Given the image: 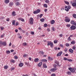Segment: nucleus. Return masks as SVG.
Wrapping results in <instances>:
<instances>
[{
    "label": "nucleus",
    "mask_w": 76,
    "mask_h": 76,
    "mask_svg": "<svg viewBox=\"0 0 76 76\" xmlns=\"http://www.w3.org/2000/svg\"><path fill=\"white\" fill-rule=\"evenodd\" d=\"M18 29H19V30H20V31H22V28H21L20 27L18 28Z\"/></svg>",
    "instance_id": "864d4df0"
},
{
    "label": "nucleus",
    "mask_w": 76,
    "mask_h": 76,
    "mask_svg": "<svg viewBox=\"0 0 76 76\" xmlns=\"http://www.w3.org/2000/svg\"><path fill=\"white\" fill-rule=\"evenodd\" d=\"M60 46H61V47H63V45H62L61 44L60 45Z\"/></svg>",
    "instance_id": "338daca9"
},
{
    "label": "nucleus",
    "mask_w": 76,
    "mask_h": 76,
    "mask_svg": "<svg viewBox=\"0 0 76 76\" xmlns=\"http://www.w3.org/2000/svg\"><path fill=\"white\" fill-rule=\"evenodd\" d=\"M15 22H16V20H13L12 23V25H13L14 26H15Z\"/></svg>",
    "instance_id": "f3484780"
},
{
    "label": "nucleus",
    "mask_w": 76,
    "mask_h": 76,
    "mask_svg": "<svg viewBox=\"0 0 76 76\" xmlns=\"http://www.w3.org/2000/svg\"><path fill=\"white\" fill-rule=\"evenodd\" d=\"M57 40H55L54 41V44H56V43H57Z\"/></svg>",
    "instance_id": "58836bf2"
},
{
    "label": "nucleus",
    "mask_w": 76,
    "mask_h": 76,
    "mask_svg": "<svg viewBox=\"0 0 76 76\" xmlns=\"http://www.w3.org/2000/svg\"><path fill=\"white\" fill-rule=\"evenodd\" d=\"M1 29V30H3V29H4V28L3 27H0Z\"/></svg>",
    "instance_id": "bf43d9fd"
},
{
    "label": "nucleus",
    "mask_w": 76,
    "mask_h": 76,
    "mask_svg": "<svg viewBox=\"0 0 76 76\" xmlns=\"http://www.w3.org/2000/svg\"><path fill=\"white\" fill-rule=\"evenodd\" d=\"M65 18L66 19L65 20V22H69L70 21V20L69 17H66Z\"/></svg>",
    "instance_id": "7ed1b4c3"
},
{
    "label": "nucleus",
    "mask_w": 76,
    "mask_h": 76,
    "mask_svg": "<svg viewBox=\"0 0 76 76\" xmlns=\"http://www.w3.org/2000/svg\"><path fill=\"white\" fill-rule=\"evenodd\" d=\"M51 42H48V45H47L48 46L50 45V44H51Z\"/></svg>",
    "instance_id": "7c9ffc66"
},
{
    "label": "nucleus",
    "mask_w": 76,
    "mask_h": 76,
    "mask_svg": "<svg viewBox=\"0 0 76 76\" xmlns=\"http://www.w3.org/2000/svg\"><path fill=\"white\" fill-rule=\"evenodd\" d=\"M71 44H75V42L74 41H72L71 42Z\"/></svg>",
    "instance_id": "49530a36"
},
{
    "label": "nucleus",
    "mask_w": 76,
    "mask_h": 76,
    "mask_svg": "<svg viewBox=\"0 0 76 76\" xmlns=\"http://www.w3.org/2000/svg\"><path fill=\"white\" fill-rule=\"evenodd\" d=\"M13 5V2H10L9 4V6L10 7H11V6H12Z\"/></svg>",
    "instance_id": "ddd939ff"
},
{
    "label": "nucleus",
    "mask_w": 76,
    "mask_h": 76,
    "mask_svg": "<svg viewBox=\"0 0 76 76\" xmlns=\"http://www.w3.org/2000/svg\"><path fill=\"white\" fill-rule=\"evenodd\" d=\"M42 14H41L39 15V18H41V17H42Z\"/></svg>",
    "instance_id": "0e129e2a"
},
{
    "label": "nucleus",
    "mask_w": 76,
    "mask_h": 76,
    "mask_svg": "<svg viewBox=\"0 0 76 76\" xmlns=\"http://www.w3.org/2000/svg\"><path fill=\"white\" fill-rule=\"evenodd\" d=\"M0 44L4 45V46H6V42H2L1 41H0Z\"/></svg>",
    "instance_id": "20e7f679"
},
{
    "label": "nucleus",
    "mask_w": 76,
    "mask_h": 76,
    "mask_svg": "<svg viewBox=\"0 0 76 76\" xmlns=\"http://www.w3.org/2000/svg\"><path fill=\"white\" fill-rule=\"evenodd\" d=\"M23 57H27V55L26 54H24L23 55Z\"/></svg>",
    "instance_id": "37998d69"
},
{
    "label": "nucleus",
    "mask_w": 76,
    "mask_h": 76,
    "mask_svg": "<svg viewBox=\"0 0 76 76\" xmlns=\"http://www.w3.org/2000/svg\"><path fill=\"white\" fill-rule=\"evenodd\" d=\"M49 2L50 1L48 0H46L45 1V3H49Z\"/></svg>",
    "instance_id": "c03bdc74"
},
{
    "label": "nucleus",
    "mask_w": 76,
    "mask_h": 76,
    "mask_svg": "<svg viewBox=\"0 0 76 76\" xmlns=\"http://www.w3.org/2000/svg\"><path fill=\"white\" fill-rule=\"evenodd\" d=\"M62 51H61L59 53H58L57 55V56H60L62 54Z\"/></svg>",
    "instance_id": "9b49d317"
},
{
    "label": "nucleus",
    "mask_w": 76,
    "mask_h": 76,
    "mask_svg": "<svg viewBox=\"0 0 76 76\" xmlns=\"http://www.w3.org/2000/svg\"><path fill=\"white\" fill-rule=\"evenodd\" d=\"M56 66H57V65L56 64L53 65V67L54 68H56Z\"/></svg>",
    "instance_id": "09e8293b"
},
{
    "label": "nucleus",
    "mask_w": 76,
    "mask_h": 76,
    "mask_svg": "<svg viewBox=\"0 0 76 76\" xmlns=\"http://www.w3.org/2000/svg\"><path fill=\"white\" fill-rule=\"evenodd\" d=\"M50 47H51V48L53 47V43L51 42L50 44Z\"/></svg>",
    "instance_id": "c85d7f7f"
},
{
    "label": "nucleus",
    "mask_w": 76,
    "mask_h": 76,
    "mask_svg": "<svg viewBox=\"0 0 76 76\" xmlns=\"http://www.w3.org/2000/svg\"><path fill=\"white\" fill-rule=\"evenodd\" d=\"M64 51H65V52H67V48H65Z\"/></svg>",
    "instance_id": "ea45409f"
},
{
    "label": "nucleus",
    "mask_w": 76,
    "mask_h": 76,
    "mask_svg": "<svg viewBox=\"0 0 76 76\" xmlns=\"http://www.w3.org/2000/svg\"><path fill=\"white\" fill-rule=\"evenodd\" d=\"M66 73L68 74V75H71V73H72V72H70V71H69L68 72H66Z\"/></svg>",
    "instance_id": "cd10ccee"
},
{
    "label": "nucleus",
    "mask_w": 76,
    "mask_h": 76,
    "mask_svg": "<svg viewBox=\"0 0 76 76\" xmlns=\"http://www.w3.org/2000/svg\"><path fill=\"white\" fill-rule=\"evenodd\" d=\"M43 66V67H44V68H47V66L45 64H44Z\"/></svg>",
    "instance_id": "a19ab883"
},
{
    "label": "nucleus",
    "mask_w": 76,
    "mask_h": 76,
    "mask_svg": "<svg viewBox=\"0 0 76 76\" xmlns=\"http://www.w3.org/2000/svg\"><path fill=\"white\" fill-rule=\"evenodd\" d=\"M23 46H26L27 45V43L26 42H24L23 44Z\"/></svg>",
    "instance_id": "b1692460"
},
{
    "label": "nucleus",
    "mask_w": 76,
    "mask_h": 76,
    "mask_svg": "<svg viewBox=\"0 0 76 76\" xmlns=\"http://www.w3.org/2000/svg\"><path fill=\"white\" fill-rule=\"evenodd\" d=\"M54 49H55V50H57V48L56 47H55L54 48Z\"/></svg>",
    "instance_id": "69168bd1"
},
{
    "label": "nucleus",
    "mask_w": 76,
    "mask_h": 76,
    "mask_svg": "<svg viewBox=\"0 0 76 76\" xmlns=\"http://www.w3.org/2000/svg\"><path fill=\"white\" fill-rule=\"evenodd\" d=\"M6 53L7 54H10V50H7Z\"/></svg>",
    "instance_id": "5701e85b"
},
{
    "label": "nucleus",
    "mask_w": 76,
    "mask_h": 76,
    "mask_svg": "<svg viewBox=\"0 0 76 76\" xmlns=\"http://www.w3.org/2000/svg\"><path fill=\"white\" fill-rule=\"evenodd\" d=\"M64 2L66 4H67L68 5H69V3L68 1H64Z\"/></svg>",
    "instance_id": "a878e982"
},
{
    "label": "nucleus",
    "mask_w": 76,
    "mask_h": 76,
    "mask_svg": "<svg viewBox=\"0 0 76 76\" xmlns=\"http://www.w3.org/2000/svg\"><path fill=\"white\" fill-rule=\"evenodd\" d=\"M31 34H32V35H34V32L33 31H31Z\"/></svg>",
    "instance_id": "13d9d810"
},
{
    "label": "nucleus",
    "mask_w": 76,
    "mask_h": 76,
    "mask_svg": "<svg viewBox=\"0 0 76 76\" xmlns=\"http://www.w3.org/2000/svg\"><path fill=\"white\" fill-rule=\"evenodd\" d=\"M67 27H70V25L68 24L67 25Z\"/></svg>",
    "instance_id": "e2e57ef3"
},
{
    "label": "nucleus",
    "mask_w": 76,
    "mask_h": 76,
    "mask_svg": "<svg viewBox=\"0 0 76 76\" xmlns=\"http://www.w3.org/2000/svg\"><path fill=\"white\" fill-rule=\"evenodd\" d=\"M57 70V69L56 68H53L51 69L50 70V71L51 72H55L56 70Z\"/></svg>",
    "instance_id": "6e6552de"
},
{
    "label": "nucleus",
    "mask_w": 76,
    "mask_h": 76,
    "mask_svg": "<svg viewBox=\"0 0 76 76\" xmlns=\"http://www.w3.org/2000/svg\"><path fill=\"white\" fill-rule=\"evenodd\" d=\"M23 66V63H20L19 65V67H22Z\"/></svg>",
    "instance_id": "2eb2a0df"
},
{
    "label": "nucleus",
    "mask_w": 76,
    "mask_h": 76,
    "mask_svg": "<svg viewBox=\"0 0 76 76\" xmlns=\"http://www.w3.org/2000/svg\"><path fill=\"white\" fill-rule=\"evenodd\" d=\"M44 6L45 7H46V8H47V4H44Z\"/></svg>",
    "instance_id": "72a5a7b5"
},
{
    "label": "nucleus",
    "mask_w": 76,
    "mask_h": 76,
    "mask_svg": "<svg viewBox=\"0 0 76 76\" xmlns=\"http://www.w3.org/2000/svg\"><path fill=\"white\" fill-rule=\"evenodd\" d=\"M68 41H71V38H70V37H69L68 39Z\"/></svg>",
    "instance_id": "3c124183"
},
{
    "label": "nucleus",
    "mask_w": 76,
    "mask_h": 76,
    "mask_svg": "<svg viewBox=\"0 0 76 76\" xmlns=\"http://www.w3.org/2000/svg\"><path fill=\"white\" fill-rule=\"evenodd\" d=\"M18 20H21V21H22V22H24V19L22 18H19L18 19Z\"/></svg>",
    "instance_id": "f8f14e48"
},
{
    "label": "nucleus",
    "mask_w": 76,
    "mask_h": 76,
    "mask_svg": "<svg viewBox=\"0 0 76 76\" xmlns=\"http://www.w3.org/2000/svg\"><path fill=\"white\" fill-rule=\"evenodd\" d=\"M68 61H69V62H72V61H73V60H72V59H68Z\"/></svg>",
    "instance_id": "c9c22d12"
},
{
    "label": "nucleus",
    "mask_w": 76,
    "mask_h": 76,
    "mask_svg": "<svg viewBox=\"0 0 76 76\" xmlns=\"http://www.w3.org/2000/svg\"><path fill=\"white\" fill-rule=\"evenodd\" d=\"M15 4L16 6H19V5L20 4V3H19V2H17Z\"/></svg>",
    "instance_id": "412c9836"
},
{
    "label": "nucleus",
    "mask_w": 76,
    "mask_h": 76,
    "mask_svg": "<svg viewBox=\"0 0 76 76\" xmlns=\"http://www.w3.org/2000/svg\"><path fill=\"white\" fill-rule=\"evenodd\" d=\"M69 52L70 53L72 54V53H73V50L72 49H69Z\"/></svg>",
    "instance_id": "9d476101"
},
{
    "label": "nucleus",
    "mask_w": 76,
    "mask_h": 76,
    "mask_svg": "<svg viewBox=\"0 0 76 76\" xmlns=\"http://www.w3.org/2000/svg\"><path fill=\"white\" fill-rule=\"evenodd\" d=\"M25 63L26 65H27V66H28L29 65V62H26Z\"/></svg>",
    "instance_id": "2f4dec72"
},
{
    "label": "nucleus",
    "mask_w": 76,
    "mask_h": 76,
    "mask_svg": "<svg viewBox=\"0 0 76 76\" xmlns=\"http://www.w3.org/2000/svg\"><path fill=\"white\" fill-rule=\"evenodd\" d=\"M41 54H44V52L42 51H40Z\"/></svg>",
    "instance_id": "de8ad7c7"
},
{
    "label": "nucleus",
    "mask_w": 76,
    "mask_h": 76,
    "mask_svg": "<svg viewBox=\"0 0 76 76\" xmlns=\"http://www.w3.org/2000/svg\"><path fill=\"white\" fill-rule=\"evenodd\" d=\"M64 60H68V59L66 57H64Z\"/></svg>",
    "instance_id": "4c0bfd02"
},
{
    "label": "nucleus",
    "mask_w": 76,
    "mask_h": 76,
    "mask_svg": "<svg viewBox=\"0 0 76 76\" xmlns=\"http://www.w3.org/2000/svg\"><path fill=\"white\" fill-rule=\"evenodd\" d=\"M29 22L30 24H33V23H34V20H33V18H30Z\"/></svg>",
    "instance_id": "39448f33"
},
{
    "label": "nucleus",
    "mask_w": 76,
    "mask_h": 76,
    "mask_svg": "<svg viewBox=\"0 0 76 76\" xmlns=\"http://www.w3.org/2000/svg\"><path fill=\"white\" fill-rule=\"evenodd\" d=\"M59 36L61 37H63V34H61L59 35Z\"/></svg>",
    "instance_id": "680f3d73"
},
{
    "label": "nucleus",
    "mask_w": 76,
    "mask_h": 76,
    "mask_svg": "<svg viewBox=\"0 0 76 76\" xmlns=\"http://www.w3.org/2000/svg\"><path fill=\"white\" fill-rule=\"evenodd\" d=\"M73 16L74 18H75L76 19V14H74L73 15Z\"/></svg>",
    "instance_id": "c756f323"
},
{
    "label": "nucleus",
    "mask_w": 76,
    "mask_h": 76,
    "mask_svg": "<svg viewBox=\"0 0 76 76\" xmlns=\"http://www.w3.org/2000/svg\"><path fill=\"white\" fill-rule=\"evenodd\" d=\"M11 63H14L15 62V61L13 60H11Z\"/></svg>",
    "instance_id": "f704fd0d"
},
{
    "label": "nucleus",
    "mask_w": 76,
    "mask_h": 76,
    "mask_svg": "<svg viewBox=\"0 0 76 76\" xmlns=\"http://www.w3.org/2000/svg\"><path fill=\"white\" fill-rule=\"evenodd\" d=\"M55 23V21L54 20H52L50 22L51 24L53 25V24H54Z\"/></svg>",
    "instance_id": "a211bd4d"
},
{
    "label": "nucleus",
    "mask_w": 76,
    "mask_h": 76,
    "mask_svg": "<svg viewBox=\"0 0 76 76\" xmlns=\"http://www.w3.org/2000/svg\"><path fill=\"white\" fill-rule=\"evenodd\" d=\"M4 68L5 69H7L8 68V66H4Z\"/></svg>",
    "instance_id": "473e14b6"
},
{
    "label": "nucleus",
    "mask_w": 76,
    "mask_h": 76,
    "mask_svg": "<svg viewBox=\"0 0 76 76\" xmlns=\"http://www.w3.org/2000/svg\"><path fill=\"white\" fill-rule=\"evenodd\" d=\"M48 26V25H47V24L45 23L44 24V27H47Z\"/></svg>",
    "instance_id": "a18cd8bd"
},
{
    "label": "nucleus",
    "mask_w": 76,
    "mask_h": 76,
    "mask_svg": "<svg viewBox=\"0 0 76 76\" xmlns=\"http://www.w3.org/2000/svg\"><path fill=\"white\" fill-rule=\"evenodd\" d=\"M4 34H3V35H1V38H3L4 37Z\"/></svg>",
    "instance_id": "79ce46f5"
},
{
    "label": "nucleus",
    "mask_w": 76,
    "mask_h": 76,
    "mask_svg": "<svg viewBox=\"0 0 76 76\" xmlns=\"http://www.w3.org/2000/svg\"><path fill=\"white\" fill-rule=\"evenodd\" d=\"M18 35L19 36L18 37V38H20V39H21V38H22V37H21V36H20V34H18Z\"/></svg>",
    "instance_id": "bb28decb"
},
{
    "label": "nucleus",
    "mask_w": 76,
    "mask_h": 76,
    "mask_svg": "<svg viewBox=\"0 0 76 76\" xmlns=\"http://www.w3.org/2000/svg\"><path fill=\"white\" fill-rule=\"evenodd\" d=\"M9 2H10V1H9V0H5L4 1V3L6 4H7L9 3Z\"/></svg>",
    "instance_id": "4468645a"
},
{
    "label": "nucleus",
    "mask_w": 76,
    "mask_h": 76,
    "mask_svg": "<svg viewBox=\"0 0 76 76\" xmlns=\"http://www.w3.org/2000/svg\"><path fill=\"white\" fill-rule=\"evenodd\" d=\"M41 61H42V62H47V59H42L41 60Z\"/></svg>",
    "instance_id": "6ab92c4d"
},
{
    "label": "nucleus",
    "mask_w": 76,
    "mask_h": 76,
    "mask_svg": "<svg viewBox=\"0 0 76 76\" xmlns=\"http://www.w3.org/2000/svg\"><path fill=\"white\" fill-rule=\"evenodd\" d=\"M55 74H53L51 75V76H55Z\"/></svg>",
    "instance_id": "774afa93"
},
{
    "label": "nucleus",
    "mask_w": 76,
    "mask_h": 76,
    "mask_svg": "<svg viewBox=\"0 0 76 76\" xmlns=\"http://www.w3.org/2000/svg\"><path fill=\"white\" fill-rule=\"evenodd\" d=\"M75 48H75V46H73L72 47V49H73V50H75Z\"/></svg>",
    "instance_id": "5fc2aeb1"
},
{
    "label": "nucleus",
    "mask_w": 76,
    "mask_h": 76,
    "mask_svg": "<svg viewBox=\"0 0 76 76\" xmlns=\"http://www.w3.org/2000/svg\"><path fill=\"white\" fill-rule=\"evenodd\" d=\"M14 69H15V68H14V67L12 68L11 69V71H12V70H14Z\"/></svg>",
    "instance_id": "6e6d98bb"
},
{
    "label": "nucleus",
    "mask_w": 76,
    "mask_h": 76,
    "mask_svg": "<svg viewBox=\"0 0 76 76\" xmlns=\"http://www.w3.org/2000/svg\"><path fill=\"white\" fill-rule=\"evenodd\" d=\"M42 65V63L41 62H39L37 65V66H38V67H41Z\"/></svg>",
    "instance_id": "1a4fd4ad"
},
{
    "label": "nucleus",
    "mask_w": 76,
    "mask_h": 76,
    "mask_svg": "<svg viewBox=\"0 0 76 76\" xmlns=\"http://www.w3.org/2000/svg\"><path fill=\"white\" fill-rule=\"evenodd\" d=\"M52 31H54V28L52 27Z\"/></svg>",
    "instance_id": "4d7b16f0"
},
{
    "label": "nucleus",
    "mask_w": 76,
    "mask_h": 76,
    "mask_svg": "<svg viewBox=\"0 0 76 76\" xmlns=\"http://www.w3.org/2000/svg\"><path fill=\"white\" fill-rule=\"evenodd\" d=\"M65 45L66 47H69V43H66L65 44Z\"/></svg>",
    "instance_id": "e433bc0d"
},
{
    "label": "nucleus",
    "mask_w": 76,
    "mask_h": 76,
    "mask_svg": "<svg viewBox=\"0 0 76 76\" xmlns=\"http://www.w3.org/2000/svg\"><path fill=\"white\" fill-rule=\"evenodd\" d=\"M18 25H19V23H18V22H16V24H15L16 26H18Z\"/></svg>",
    "instance_id": "8fccbe9b"
},
{
    "label": "nucleus",
    "mask_w": 76,
    "mask_h": 76,
    "mask_svg": "<svg viewBox=\"0 0 76 76\" xmlns=\"http://www.w3.org/2000/svg\"><path fill=\"white\" fill-rule=\"evenodd\" d=\"M40 12V10H37L34 11L33 12L34 14H36L37 13H38Z\"/></svg>",
    "instance_id": "423d86ee"
},
{
    "label": "nucleus",
    "mask_w": 76,
    "mask_h": 76,
    "mask_svg": "<svg viewBox=\"0 0 76 76\" xmlns=\"http://www.w3.org/2000/svg\"><path fill=\"white\" fill-rule=\"evenodd\" d=\"M71 8V7L69 5H68V6H66L65 7V10H66V12H68L69 10V9H70Z\"/></svg>",
    "instance_id": "f03ea898"
},
{
    "label": "nucleus",
    "mask_w": 76,
    "mask_h": 76,
    "mask_svg": "<svg viewBox=\"0 0 76 76\" xmlns=\"http://www.w3.org/2000/svg\"><path fill=\"white\" fill-rule=\"evenodd\" d=\"M34 61L35 62H38L39 61V59L38 58H36L34 59Z\"/></svg>",
    "instance_id": "dca6fc26"
},
{
    "label": "nucleus",
    "mask_w": 76,
    "mask_h": 76,
    "mask_svg": "<svg viewBox=\"0 0 76 76\" xmlns=\"http://www.w3.org/2000/svg\"><path fill=\"white\" fill-rule=\"evenodd\" d=\"M55 63H56V64H58H58L59 63L58 62L56 61L55 62Z\"/></svg>",
    "instance_id": "052dcab7"
},
{
    "label": "nucleus",
    "mask_w": 76,
    "mask_h": 76,
    "mask_svg": "<svg viewBox=\"0 0 76 76\" xmlns=\"http://www.w3.org/2000/svg\"><path fill=\"white\" fill-rule=\"evenodd\" d=\"M76 26H75L72 25L70 27V28L72 30H75V29H76Z\"/></svg>",
    "instance_id": "0eeeda50"
},
{
    "label": "nucleus",
    "mask_w": 76,
    "mask_h": 76,
    "mask_svg": "<svg viewBox=\"0 0 76 76\" xmlns=\"http://www.w3.org/2000/svg\"><path fill=\"white\" fill-rule=\"evenodd\" d=\"M12 15L13 16H15L16 15V14H15V11H13L12 12Z\"/></svg>",
    "instance_id": "aec40b11"
},
{
    "label": "nucleus",
    "mask_w": 76,
    "mask_h": 76,
    "mask_svg": "<svg viewBox=\"0 0 76 76\" xmlns=\"http://www.w3.org/2000/svg\"><path fill=\"white\" fill-rule=\"evenodd\" d=\"M14 58L15 59H18V56H14Z\"/></svg>",
    "instance_id": "603ef678"
},
{
    "label": "nucleus",
    "mask_w": 76,
    "mask_h": 76,
    "mask_svg": "<svg viewBox=\"0 0 76 76\" xmlns=\"http://www.w3.org/2000/svg\"><path fill=\"white\" fill-rule=\"evenodd\" d=\"M76 68H72V67H69L68 68V70H70V72H72V73H73L75 72V71H76Z\"/></svg>",
    "instance_id": "f257e3e1"
},
{
    "label": "nucleus",
    "mask_w": 76,
    "mask_h": 76,
    "mask_svg": "<svg viewBox=\"0 0 76 76\" xmlns=\"http://www.w3.org/2000/svg\"><path fill=\"white\" fill-rule=\"evenodd\" d=\"M40 20L41 21V22H44L45 20H44V18H42Z\"/></svg>",
    "instance_id": "393cba45"
},
{
    "label": "nucleus",
    "mask_w": 76,
    "mask_h": 76,
    "mask_svg": "<svg viewBox=\"0 0 76 76\" xmlns=\"http://www.w3.org/2000/svg\"><path fill=\"white\" fill-rule=\"evenodd\" d=\"M72 6L73 7H75V6H76V4L75 3H73L72 4Z\"/></svg>",
    "instance_id": "4be33fe9"
}]
</instances>
